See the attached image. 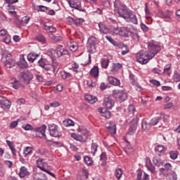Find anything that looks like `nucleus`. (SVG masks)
Instances as JSON below:
<instances>
[{
  "label": "nucleus",
  "mask_w": 180,
  "mask_h": 180,
  "mask_svg": "<svg viewBox=\"0 0 180 180\" xmlns=\"http://www.w3.org/2000/svg\"><path fill=\"white\" fill-rule=\"evenodd\" d=\"M114 12L117 16L123 18L127 22L130 21L134 25L139 23L136 14L129 9L126 5L123 4L120 0H115L114 1Z\"/></svg>",
  "instance_id": "1"
},
{
  "label": "nucleus",
  "mask_w": 180,
  "mask_h": 180,
  "mask_svg": "<svg viewBox=\"0 0 180 180\" xmlns=\"http://www.w3.org/2000/svg\"><path fill=\"white\" fill-rule=\"evenodd\" d=\"M148 47L153 52H147L144 53L139 52L136 54V61L140 63V64H147L150 60L155 57V54H158L160 53V51H161V47L153 43H150L148 44Z\"/></svg>",
  "instance_id": "2"
},
{
  "label": "nucleus",
  "mask_w": 180,
  "mask_h": 180,
  "mask_svg": "<svg viewBox=\"0 0 180 180\" xmlns=\"http://www.w3.org/2000/svg\"><path fill=\"white\" fill-rule=\"evenodd\" d=\"M162 123H164V118L162 117H155L152 118L149 123L147 122H143L141 124V127L144 131L150 130L153 126H155L157 124L158 127H161L162 126Z\"/></svg>",
  "instance_id": "3"
},
{
  "label": "nucleus",
  "mask_w": 180,
  "mask_h": 180,
  "mask_svg": "<svg viewBox=\"0 0 180 180\" xmlns=\"http://www.w3.org/2000/svg\"><path fill=\"white\" fill-rule=\"evenodd\" d=\"M87 51L89 54H94L96 53V49L99 47V42L98 39L95 37H91L89 38L87 41Z\"/></svg>",
  "instance_id": "4"
},
{
  "label": "nucleus",
  "mask_w": 180,
  "mask_h": 180,
  "mask_svg": "<svg viewBox=\"0 0 180 180\" xmlns=\"http://www.w3.org/2000/svg\"><path fill=\"white\" fill-rule=\"evenodd\" d=\"M52 61L53 59L51 58V56H49L48 58H41L38 60L37 64L39 67L44 68L46 71H51V69L53 68V65H51Z\"/></svg>",
  "instance_id": "5"
},
{
  "label": "nucleus",
  "mask_w": 180,
  "mask_h": 180,
  "mask_svg": "<svg viewBox=\"0 0 180 180\" xmlns=\"http://www.w3.org/2000/svg\"><path fill=\"white\" fill-rule=\"evenodd\" d=\"M47 129V127L46 124L42 125L41 127L34 128L33 131H34L35 134L34 135L35 137H39V139H43L44 137V139L46 140V141H51V140L47 139V136H46V129Z\"/></svg>",
  "instance_id": "6"
},
{
  "label": "nucleus",
  "mask_w": 180,
  "mask_h": 180,
  "mask_svg": "<svg viewBox=\"0 0 180 180\" xmlns=\"http://www.w3.org/2000/svg\"><path fill=\"white\" fill-rule=\"evenodd\" d=\"M49 134L51 137L60 139L63 136V133L60 131L58 125L51 124L49 125Z\"/></svg>",
  "instance_id": "7"
},
{
  "label": "nucleus",
  "mask_w": 180,
  "mask_h": 180,
  "mask_svg": "<svg viewBox=\"0 0 180 180\" xmlns=\"http://www.w3.org/2000/svg\"><path fill=\"white\" fill-rule=\"evenodd\" d=\"M112 96L115 99H118L120 102H124L127 100V93L124 90L115 89L112 91Z\"/></svg>",
  "instance_id": "8"
},
{
  "label": "nucleus",
  "mask_w": 180,
  "mask_h": 180,
  "mask_svg": "<svg viewBox=\"0 0 180 180\" xmlns=\"http://www.w3.org/2000/svg\"><path fill=\"white\" fill-rule=\"evenodd\" d=\"M20 81L25 85H29L33 78V74L29 72H22L20 73Z\"/></svg>",
  "instance_id": "9"
},
{
  "label": "nucleus",
  "mask_w": 180,
  "mask_h": 180,
  "mask_svg": "<svg viewBox=\"0 0 180 180\" xmlns=\"http://www.w3.org/2000/svg\"><path fill=\"white\" fill-rule=\"evenodd\" d=\"M68 4L71 8L77 9V11H79L80 12H85V10L81 6V0H73L72 1L70 0L68 1Z\"/></svg>",
  "instance_id": "10"
},
{
  "label": "nucleus",
  "mask_w": 180,
  "mask_h": 180,
  "mask_svg": "<svg viewBox=\"0 0 180 180\" xmlns=\"http://www.w3.org/2000/svg\"><path fill=\"white\" fill-rule=\"evenodd\" d=\"M140 120V118L139 117H136V119L132 120V123L129 129H128V134L129 136H133L136 133V130L137 129V124L139 123V121Z\"/></svg>",
  "instance_id": "11"
},
{
  "label": "nucleus",
  "mask_w": 180,
  "mask_h": 180,
  "mask_svg": "<svg viewBox=\"0 0 180 180\" xmlns=\"http://www.w3.org/2000/svg\"><path fill=\"white\" fill-rule=\"evenodd\" d=\"M103 105L105 109L110 110L115 106V101H113L110 97L105 98Z\"/></svg>",
  "instance_id": "12"
},
{
  "label": "nucleus",
  "mask_w": 180,
  "mask_h": 180,
  "mask_svg": "<svg viewBox=\"0 0 180 180\" xmlns=\"http://www.w3.org/2000/svg\"><path fill=\"white\" fill-rule=\"evenodd\" d=\"M89 175V173L88 172V170L82 169V170L79 171L77 175V180H87Z\"/></svg>",
  "instance_id": "13"
},
{
  "label": "nucleus",
  "mask_w": 180,
  "mask_h": 180,
  "mask_svg": "<svg viewBox=\"0 0 180 180\" xmlns=\"http://www.w3.org/2000/svg\"><path fill=\"white\" fill-rule=\"evenodd\" d=\"M56 54L58 57H63V56H65L66 58H70V52L68 50L64 49L57 48L56 50Z\"/></svg>",
  "instance_id": "14"
},
{
  "label": "nucleus",
  "mask_w": 180,
  "mask_h": 180,
  "mask_svg": "<svg viewBox=\"0 0 180 180\" xmlns=\"http://www.w3.org/2000/svg\"><path fill=\"white\" fill-rule=\"evenodd\" d=\"M70 136L72 139H74V140H76V141H79L80 143H86V139L82 136V135L77 134L75 133H72Z\"/></svg>",
  "instance_id": "15"
},
{
  "label": "nucleus",
  "mask_w": 180,
  "mask_h": 180,
  "mask_svg": "<svg viewBox=\"0 0 180 180\" xmlns=\"http://www.w3.org/2000/svg\"><path fill=\"white\" fill-rule=\"evenodd\" d=\"M18 175L20 178H25V176H29V175H30V172L27 170V168H26V167L22 166L20 169V172L18 173Z\"/></svg>",
  "instance_id": "16"
},
{
  "label": "nucleus",
  "mask_w": 180,
  "mask_h": 180,
  "mask_svg": "<svg viewBox=\"0 0 180 180\" xmlns=\"http://www.w3.org/2000/svg\"><path fill=\"white\" fill-rule=\"evenodd\" d=\"M108 81L109 84L114 86H118V85H120V80L113 76H108Z\"/></svg>",
  "instance_id": "17"
},
{
  "label": "nucleus",
  "mask_w": 180,
  "mask_h": 180,
  "mask_svg": "<svg viewBox=\"0 0 180 180\" xmlns=\"http://www.w3.org/2000/svg\"><path fill=\"white\" fill-rule=\"evenodd\" d=\"M0 105H1L2 107L6 108V109H10L12 103L6 97H3L1 101H0Z\"/></svg>",
  "instance_id": "18"
},
{
  "label": "nucleus",
  "mask_w": 180,
  "mask_h": 180,
  "mask_svg": "<svg viewBox=\"0 0 180 180\" xmlns=\"http://www.w3.org/2000/svg\"><path fill=\"white\" fill-rule=\"evenodd\" d=\"M109 124L110 125L107 127L108 131L110 134H116V123L113 121H110Z\"/></svg>",
  "instance_id": "19"
},
{
  "label": "nucleus",
  "mask_w": 180,
  "mask_h": 180,
  "mask_svg": "<svg viewBox=\"0 0 180 180\" xmlns=\"http://www.w3.org/2000/svg\"><path fill=\"white\" fill-rule=\"evenodd\" d=\"M109 109L106 108H101L100 112L101 113L102 116L103 117H105V119H110L112 117V114L110 113V111H108Z\"/></svg>",
  "instance_id": "20"
},
{
  "label": "nucleus",
  "mask_w": 180,
  "mask_h": 180,
  "mask_svg": "<svg viewBox=\"0 0 180 180\" xmlns=\"http://www.w3.org/2000/svg\"><path fill=\"white\" fill-rule=\"evenodd\" d=\"M37 57H40V55L34 52H32L29 53L27 58L28 61H30V63H34L35 60L37 59Z\"/></svg>",
  "instance_id": "21"
},
{
  "label": "nucleus",
  "mask_w": 180,
  "mask_h": 180,
  "mask_svg": "<svg viewBox=\"0 0 180 180\" xmlns=\"http://www.w3.org/2000/svg\"><path fill=\"white\" fill-rule=\"evenodd\" d=\"M118 33L120 36H122V37H129L130 31L126 27H120V31L118 32Z\"/></svg>",
  "instance_id": "22"
},
{
  "label": "nucleus",
  "mask_w": 180,
  "mask_h": 180,
  "mask_svg": "<svg viewBox=\"0 0 180 180\" xmlns=\"http://www.w3.org/2000/svg\"><path fill=\"white\" fill-rule=\"evenodd\" d=\"M153 162L154 164L155 167H162V165H164V161H162V160H161L159 158L157 157H153Z\"/></svg>",
  "instance_id": "23"
},
{
  "label": "nucleus",
  "mask_w": 180,
  "mask_h": 180,
  "mask_svg": "<svg viewBox=\"0 0 180 180\" xmlns=\"http://www.w3.org/2000/svg\"><path fill=\"white\" fill-rule=\"evenodd\" d=\"M90 75L94 77V78H98L99 77V68L98 66H94L90 70Z\"/></svg>",
  "instance_id": "24"
},
{
  "label": "nucleus",
  "mask_w": 180,
  "mask_h": 180,
  "mask_svg": "<svg viewBox=\"0 0 180 180\" xmlns=\"http://www.w3.org/2000/svg\"><path fill=\"white\" fill-rule=\"evenodd\" d=\"M98 27L100 29V32L104 34H108V33L110 32L109 28L103 22L98 23Z\"/></svg>",
  "instance_id": "25"
},
{
  "label": "nucleus",
  "mask_w": 180,
  "mask_h": 180,
  "mask_svg": "<svg viewBox=\"0 0 180 180\" xmlns=\"http://www.w3.org/2000/svg\"><path fill=\"white\" fill-rule=\"evenodd\" d=\"M68 46L70 50V51H77L78 50V44L74 41L68 42Z\"/></svg>",
  "instance_id": "26"
},
{
  "label": "nucleus",
  "mask_w": 180,
  "mask_h": 180,
  "mask_svg": "<svg viewBox=\"0 0 180 180\" xmlns=\"http://www.w3.org/2000/svg\"><path fill=\"white\" fill-rule=\"evenodd\" d=\"M18 65L20 68H22V70H25V68H27V67H29L27 62H26V60H25V57L23 56L20 59V61L18 63Z\"/></svg>",
  "instance_id": "27"
},
{
  "label": "nucleus",
  "mask_w": 180,
  "mask_h": 180,
  "mask_svg": "<svg viewBox=\"0 0 180 180\" xmlns=\"http://www.w3.org/2000/svg\"><path fill=\"white\" fill-rule=\"evenodd\" d=\"M146 167L148 171H150L151 174H155V167L153 165L150 160H149V161L146 162Z\"/></svg>",
  "instance_id": "28"
},
{
  "label": "nucleus",
  "mask_w": 180,
  "mask_h": 180,
  "mask_svg": "<svg viewBox=\"0 0 180 180\" xmlns=\"http://www.w3.org/2000/svg\"><path fill=\"white\" fill-rule=\"evenodd\" d=\"M61 78L63 79H67L68 81H71V78H72V75L71 73L68 72L66 71H62L61 73Z\"/></svg>",
  "instance_id": "29"
},
{
  "label": "nucleus",
  "mask_w": 180,
  "mask_h": 180,
  "mask_svg": "<svg viewBox=\"0 0 180 180\" xmlns=\"http://www.w3.org/2000/svg\"><path fill=\"white\" fill-rule=\"evenodd\" d=\"M35 40H37V41H39V43H41V44H46L47 41L44 35L41 34L37 35L35 37Z\"/></svg>",
  "instance_id": "30"
},
{
  "label": "nucleus",
  "mask_w": 180,
  "mask_h": 180,
  "mask_svg": "<svg viewBox=\"0 0 180 180\" xmlns=\"http://www.w3.org/2000/svg\"><path fill=\"white\" fill-rule=\"evenodd\" d=\"M4 65L7 68H12V67H15V60L11 58L6 59L4 62Z\"/></svg>",
  "instance_id": "31"
},
{
  "label": "nucleus",
  "mask_w": 180,
  "mask_h": 180,
  "mask_svg": "<svg viewBox=\"0 0 180 180\" xmlns=\"http://www.w3.org/2000/svg\"><path fill=\"white\" fill-rule=\"evenodd\" d=\"M6 143H7V146H8V147L11 150V153L13 155H16V149L15 148V145H13V142L7 140Z\"/></svg>",
  "instance_id": "32"
},
{
  "label": "nucleus",
  "mask_w": 180,
  "mask_h": 180,
  "mask_svg": "<svg viewBox=\"0 0 180 180\" xmlns=\"http://www.w3.org/2000/svg\"><path fill=\"white\" fill-rule=\"evenodd\" d=\"M86 101L89 102V103L94 104L95 102L98 101V98L94 96L87 95L85 96Z\"/></svg>",
  "instance_id": "33"
},
{
  "label": "nucleus",
  "mask_w": 180,
  "mask_h": 180,
  "mask_svg": "<svg viewBox=\"0 0 180 180\" xmlns=\"http://www.w3.org/2000/svg\"><path fill=\"white\" fill-rule=\"evenodd\" d=\"M122 64L117 63H112V68H111V72H116V71H119V70L122 69Z\"/></svg>",
  "instance_id": "34"
},
{
  "label": "nucleus",
  "mask_w": 180,
  "mask_h": 180,
  "mask_svg": "<svg viewBox=\"0 0 180 180\" xmlns=\"http://www.w3.org/2000/svg\"><path fill=\"white\" fill-rule=\"evenodd\" d=\"M23 154L25 158H26L27 155H32V154H33V150H32V147L27 146L23 150Z\"/></svg>",
  "instance_id": "35"
},
{
  "label": "nucleus",
  "mask_w": 180,
  "mask_h": 180,
  "mask_svg": "<svg viewBox=\"0 0 180 180\" xmlns=\"http://www.w3.org/2000/svg\"><path fill=\"white\" fill-rule=\"evenodd\" d=\"M155 153H160V154H164L165 153V148L161 145H158L155 148Z\"/></svg>",
  "instance_id": "36"
},
{
  "label": "nucleus",
  "mask_w": 180,
  "mask_h": 180,
  "mask_svg": "<svg viewBox=\"0 0 180 180\" xmlns=\"http://www.w3.org/2000/svg\"><path fill=\"white\" fill-rule=\"evenodd\" d=\"M123 174V171H122V169L118 168L116 169L115 171V176L116 178L119 180L120 178H122V175Z\"/></svg>",
  "instance_id": "37"
},
{
  "label": "nucleus",
  "mask_w": 180,
  "mask_h": 180,
  "mask_svg": "<svg viewBox=\"0 0 180 180\" xmlns=\"http://www.w3.org/2000/svg\"><path fill=\"white\" fill-rule=\"evenodd\" d=\"M63 124L66 127H68L70 126H74V124H75V123L74 122V121H72V120L66 119L65 120L63 121Z\"/></svg>",
  "instance_id": "38"
},
{
  "label": "nucleus",
  "mask_w": 180,
  "mask_h": 180,
  "mask_svg": "<svg viewBox=\"0 0 180 180\" xmlns=\"http://www.w3.org/2000/svg\"><path fill=\"white\" fill-rule=\"evenodd\" d=\"M22 129H23L26 131H28L29 130H31L32 131H33L34 127H33V126L30 125V124H23L22 125Z\"/></svg>",
  "instance_id": "39"
},
{
  "label": "nucleus",
  "mask_w": 180,
  "mask_h": 180,
  "mask_svg": "<svg viewBox=\"0 0 180 180\" xmlns=\"http://www.w3.org/2000/svg\"><path fill=\"white\" fill-rule=\"evenodd\" d=\"M129 37H131V39H133L134 40H136V41H139L140 40V37H139V34L136 32H130Z\"/></svg>",
  "instance_id": "40"
},
{
  "label": "nucleus",
  "mask_w": 180,
  "mask_h": 180,
  "mask_svg": "<svg viewBox=\"0 0 180 180\" xmlns=\"http://www.w3.org/2000/svg\"><path fill=\"white\" fill-rule=\"evenodd\" d=\"M49 37L51 40H53V41H61L63 40V37L56 36L53 34H51Z\"/></svg>",
  "instance_id": "41"
},
{
  "label": "nucleus",
  "mask_w": 180,
  "mask_h": 180,
  "mask_svg": "<svg viewBox=\"0 0 180 180\" xmlns=\"http://www.w3.org/2000/svg\"><path fill=\"white\" fill-rule=\"evenodd\" d=\"M44 29L46 30H49L50 32V33H55V32L57 31V29L55 27L48 26L46 24H44Z\"/></svg>",
  "instance_id": "42"
},
{
  "label": "nucleus",
  "mask_w": 180,
  "mask_h": 180,
  "mask_svg": "<svg viewBox=\"0 0 180 180\" xmlns=\"http://www.w3.org/2000/svg\"><path fill=\"white\" fill-rule=\"evenodd\" d=\"M11 85L13 89H19V88H20V82H19V80L15 79L13 82H11Z\"/></svg>",
  "instance_id": "43"
},
{
  "label": "nucleus",
  "mask_w": 180,
  "mask_h": 180,
  "mask_svg": "<svg viewBox=\"0 0 180 180\" xmlns=\"http://www.w3.org/2000/svg\"><path fill=\"white\" fill-rule=\"evenodd\" d=\"M96 151H98V143H91V154H93V155H95Z\"/></svg>",
  "instance_id": "44"
},
{
  "label": "nucleus",
  "mask_w": 180,
  "mask_h": 180,
  "mask_svg": "<svg viewBox=\"0 0 180 180\" xmlns=\"http://www.w3.org/2000/svg\"><path fill=\"white\" fill-rule=\"evenodd\" d=\"M84 162L86 165H92L94 164V161L89 156H84Z\"/></svg>",
  "instance_id": "45"
},
{
  "label": "nucleus",
  "mask_w": 180,
  "mask_h": 180,
  "mask_svg": "<svg viewBox=\"0 0 180 180\" xmlns=\"http://www.w3.org/2000/svg\"><path fill=\"white\" fill-rule=\"evenodd\" d=\"M170 158L172 160H176L178 158V151L176 150H172L169 152Z\"/></svg>",
  "instance_id": "46"
},
{
  "label": "nucleus",
  "mask_w": 180,
  "mask_h": 180,
  "mask_svg": "<svg viewBox=\"0 0 180 180\" xmlns=\"http://www.w3.org/2000/svg\"><path fill=\"white\" fill-rule=\"evenodd\" d=\"M82 23H84V19L78 18L75 20L73 25H75V26H82Z\"/></svg>",
  "instance_id": "47"
},
{
  "label": "nucleus",
  "mask_w": 180,
  "mask_h": 180,
  "mask_svg": "<svg viewBox=\"0 0 180 180\" xmlns=\"http://www.w3.org/2000/svg\"><path fill=\"white\" fill-rule=\"evenodd\" d=\"M105 39H107L108 41L111 42V44H113V46H115L116 47L119 46V44H117V42H116V41H115V39H113L110 36L106 35Z\"/></svg>",
  "instance_id": "48"
},
{
  "label": "nucleus",
  "mask_w": 180,
  "mask_h": 180,
  "mask_svg": "<svg viewBox=\"0 0 180 180\" xmlns=\"http://www.w3.org/2000/svg\"><path fill=\"white\" fill-rule=\"evenodd\" d=\"M167 72V75H171V65H167L165 67L163 70V74Z\"/></svg>",
  "instance_id": "49"
},
{
  "label": "nucleus",
  "mask_w": 180,
  "mask_h": 180,
  "mask_svg": "<svg viewBox=\"0 0 180 180\" xmlns=\"http://www.w3.org/2000/svg\"><path fill=\"white\" fill-rule=\"evenodd\" d=\"M161 15L163 19H171V11H167V13L162 12Z\"/></svg>",
  "instance_id": "50"
},
{
  "label": "nucleus",
  "mask_w": 180,
  "mask_h": 180,
  "mask_svg": "<svg viewBox=\"0 0 180 180\" xmlns=\"http://www.w3.org/2000/svg\"><path fill=\"white\" fill-rule=\"evenodd\" d=\"M129 81L131 85H136V76L133 74H129Z\"/></svg>",
  "instance_id": "51"
},
{
  "label": "nucleus",
  "mask_w": 180,
  "mask_h": 180,
  "mask_svg": "<svg viewBox=\"0 0 180 180\" xmlns=\"http://www.w3.org/2000/svg\"><path fill=\"white\" fill-rule=\"evenodd\" d=\"M100 161H103V162H106L108 161V158L106 157V153L103 152L100 155Z\"/></svg>",
  "instance_id": "52"
},
{
  "label": "nucleus",
  "mask_w": 180,
  "mask_h": 180,
  "mask_svg": "<svg viewBox=\"0 0 180 180\" xmlns=\"http://www.w3.org/2000/svg\"><path fill=\"white\" fill-rule=\"evenodd\" d=\"M128 112L129 115H134V112H136V108L133 105H129Z\"/></svg>",
  "instance_id": "53"
},
{
  "label": "nucleus",
  "mask_w": 180,
  "mask_h": 180,
  "mask_svg": "<svg viewBox=\"0 0 180 180\" xmlns=\"http://www.w3.org/2000/svg\"><path fill=\"white\" fill-rule=\"evenodd\" d=\"M173 79L174 82H179L180 81V75L178 72H175L174 74Z\"/></svg>",
  "instance_id": "54"
},
{
  "label": "nucleus",
  "mask_w": 180,
  "mask_h": 180,
  "mask_svg": "<svg viewBox=\"0 0 180 180\" xmlns=\"http://www.w3.org/2000/svg\"><path fill=\"white\" fill-rule=\"evenodd\" d=\"M169 180H176V173L172 172L171 173L169 174Z\"/></svg>",
  "instance_id": "55"
},
{
  "label": "nucleus",
  "mask_w": 180,
  "mask_h": 180,
  "mask_svg": "<svg viewBox=\"0 0 180 180\" xmlns=\"http://www.w3.org/2000/svg\"><path fill=\"white\" fill-rule=\"evenodd\" d=\"M109 65V60H103L101 61L102 68H108Z\"/></svg>",
  "instance_id": "56"
},
{
  "label": "nucleus",
  "mask_w": 180,
  "mask_h": 180,
  "mask_svg": "<svg viewBox=\"0 0 180 180\" xmlns=\"http://www.w3.org/2000/svg\"><path fill=\"white\" fill-rule=\"evenodd\" d=\"M37 175L39 176L36 180H47V176H46L45 174L38 173Z\"/></svg>",
  "instance_id": "57"
},
{
  "label": "nucleus",
  "mask_w": 180,
  "mask_h": 180,
  "mask_svg": "<svg viewBox=\"0 0 180 180\" xmlns=\"http://www.w3.org/2000/svg\"><path fill=\"white\" fill-rule=\"evenodd\" d=\"M150 84H153V85H155V86H160L161 85V83L160 81L156 80V79H152L150 81Z\"/></svg>",
  "instance_id": "58"
},
{
  "label": "nucleus",
  "mask_w": 180,
  "mask_h": 180,
  "mask_svg": "<svg viewBox=\"0 0 180 180\" xmlns=\"http://www.w3.org/2000/svg\"><path fill=\"white\" fill-rule=\"evenodd\" d=\"M152 72H153V74H158L159 75H161V74H163L162 70H161L157 68H153L152 70Z\"/></svg>",
  "instance_id": "59"
},
{
  "label": "nucleus",
  "mask_w": 180,
  "mask_h": 180,
  "mask_svg": "<svg viewBox=\"0 0 180 180\" xmlns=\"http://www.w3.org/2000/svg\"><path fill=\"white\" fill-rule=\"evenodd\" d=\"M38 8V12H46V11H48L49 9L48 7H46L44 6H39Z\"/></svg>",
  "instance_id": "60"
},
{
  "label": "nucleus",
  "mask_w": 180,
  "mask_h": 180,
  "mask_svg": "<svg viewBox=\"0 0 180 180\" xmlns=\"http://www.w3.org/2000/svg\"><path fill=\"white\" fill-rule=\"evenodd\" d=\"M52 144H54L53 147H64V144L58 141H52Z\"/></svg>",
  "instance_id": "61"
},
{
  "label": "nucleus",
  "mask_w": 180,
  "mask_h": 180,
  "mask_svg": "<svg viewBox=\"0 0 180 180\" xmlns=\"http://www.w3.org/2000/svg\"><path fill=\"white\" fill-rule=\"evenodd\" d=\"M16 103L18 104V105H25V103H26V100L25 99V98H19L18 101H17V102H16Z\"/></svg>",
  "instance_id": "62"
},
{
  "label": "nucleus",
  "mask_w": 180,
  "mask_h": 180,
  "mask_svg": "<svg viewBox=\"0 0 180 180\" xmlns=\"http://www.w3.org/2000/svg\"><path fill=\"white\" fill-rule=\"evenodd\" d=\"M51 108H58L60 106V103L58 101H54L53 103H50Z\"/></svg>",
  "instance_id": "63"
},
{
  "label": "nucleus",
  "mask_w": 180,
  "mask_h": 180,
  "mask_svg": "<svg viewBox=\"0 0 180 180\" xmlns=\"http://www.w3.org/2000/svg\"><path fill=\"white\" fill-rule=\"evenodd\" d=\"M18 126V120L11 122L10 124L11 129H15Z\"/></svg>",
  "instance_id": "64"
}]
</instances>
